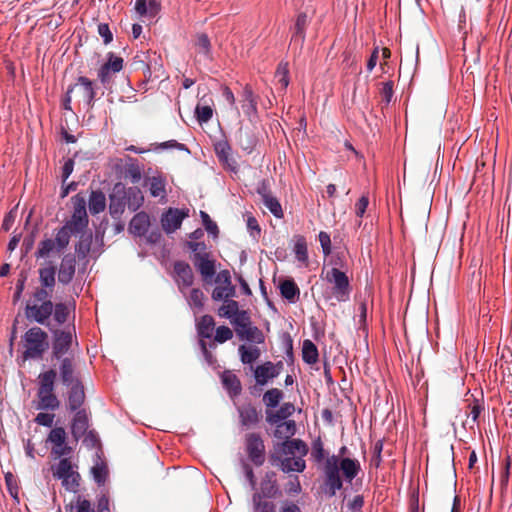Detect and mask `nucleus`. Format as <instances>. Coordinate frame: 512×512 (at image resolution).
<instances>
[{
    "instance_id": "nucleus-1",
    "label": "nucleus",
    "mask_w": 512,
    "mask_h": 512,
    "mask_svg": "<svg viewBox=\"0 0 512 512\" xmlns=\"http://www.w3.org/2000/svg\"><path fill=\"white\" fill-rule=\"evenodd\" d=\"M296 433L294 420H287L277 424L274 437L284 440L276 443L270 453L269 461L272 466L284 473L303 472L306 462L303 459L308 454L307 444L298 438H291Z\"/></svg>"
},
{
    "instance_id": "nucleus-2",
    "label": "nucleus",
    "mask_w": 512,
    "mask_h": 512,
    "mask_svg": "<svg viewBox=\"0 0 512 512\" xmlns=\"http://www.w3.org/2000/svg\"><path fill=\"white\" fill-rule=\"evenodd\" d=\"M360 469V463L356 459L343 457L339 460L336 455L327 457L324 464V474L325 484L330 494L334 495L337 490L342 488L340 471H342L345 480L351 482L358 475Z\"/></svg>"
},
{
    "instance_id": "nucleus-3",
    "label": "nucleus",
    "mask_w": 512,
    "mask_h": 512,
    "mask_svg": "<svg viewBox=\"0 0 512 512\" xmlns=\"http://www.w3.org/2000/svg\"><path fill=\"white\" fill-rule=\"evenodd\" d=\"M144 202L142 191L137 186L126 187L116 183L109 194V213L113 219H119L128 207L132 212L137 211Z\"/></svg>"
},
{
    "instance_id": "nucleus-4",
    "label": "nucleus",
    "mask_w": 512,
    "mask_h": 512,
    "mask_svg": "<svg viewBox=\"0 0 512 512\" xmlns=\"http://www.w3.org/2000/svg\"><path fill=\"white\" fill-rule=\"evenodd\" d=\"M23 360L42 359L49 348L48 334L38 326L31 327L22 336Z\"/></svg>"
},
{
    "instance_id": "nucleus-5",
    "label": "nucleus",
    "mask_w": 512,
    "mask_h": 512,
    "mask_svg": "<svg viewBox=\"0 0 512 512\" xmlns=\"http://www.w3.org/2000/svg\"><path fill=\"white\" fill-rule=\"evenodd\" d=\"M231 324L235 327L236 334L242 340L262 344L265 341L263 332L252 325L248 311L242 310L238 317H234Z\"/></svg>"
},
{
    "instance_id": "nucleus-6",
    "label": "nucleus",
    "mask_w": 512,
    "mask_h": 512,
    "mask_svg": "<svg viewBox=\"0 0 512 512\" xmlns=\"http://www.w3.org/2000/svg\"><path fill=\"white\" fill-rule=\"evenodd\" d=\"M325 279L332 284L331 296L326 299L335 298L337 302H346L350 298L351 286L347 275L338 268H332L325 274Z\"/></svg>"
},
{
    "instance_id": "nucleus-7",
    "label": "nucleus",
    "mask_w": 512,
    "mask_h": 512,
    "mask_svg": "<svg viewBox=\"0 0 512 512\" xmlns=\"http://www.w3.org/2000/svg\"><path fill=\"white\" fill-rule=\"evenodd\" d=\"M54 311L53 303H34L27 302L25 306V317L30 322H35L41 325H48V321Z\"/></svg>"
},
{
    "instance_id": "nucleus-8",
    "label": "nucleus",
    "mask_w": 512,
    "mask_h": 512,
    "mask_svg": "<svg viewBox=\"0 0 512 512\" xmlns=\"http://www.w3.org/2000/svg\"><path fill=\"white\" fill-rule=\"evenodd\" d=\"M245 448L248 458L256 465L261 466L265 462V445L258 433L252 432L245 436Z\"/></svg>"
},
{
    "instance_id": "nucleus-9",
    "label": "nucleus",
    "mask_w": 512,
    "mask_h": 512,
    "mask_svg": "<svg viewBox=\"0 0 512 512\" xmlns=\"http://www.w3.org/2000/svg\"><path fill=\"white\" fill-rule=\"evenodd\" d=\"M174 281L181 293L191 287L194 283V273L191 266L182 260L175 261L173 264Z\"/></svg>"
},
{
    "instance_id": "nucleus-10",
    "label": "nucleus",
    "mask_w": 512,
    "mask_h": 512,
    "mask_svg": "<svg viewBox=\"0 0 512 512\" xmlns=\"http://www.w3.org/2000/svg\"><path fill=\"white\" fill-rule=\"evenodd\" d=\"M123 58L116 56L113 52L107 54V61L100 67L98 78L103 85L110 83L112 74L118 73L123 69Z\"/></svg>"
},
{
    "instance_id": "nucleus-11",
    "label": "nucleus",
    "mask_w": 512,
    "mask_h": 512,
    "mask_svg": "<svg viewBox=\"0 0 512 512\" xmlns=\"http://www.w3.org/2000/svg\"><path fill=\"white\" fill-rule=\"evenodd\" d=\"M196 270L200 273L203 282L210 283L216 274V259L213 253L200 256L192 261Z\"/></svg>"
},
{
    "instance_id": "nucleus-12",
    "label": "nucleus",
    "mask_w": 512,
    "mask_h": 512,
    "mask_svg": "<svg viewBox=\"0 0 512 512\" xmlns=\"http://www.w3.org/2000/svg\"><path fill=\"white\" fill-rule=\"evenodd\" d=\"M239 420L243 427L252 428L257 426L262 419V412L252 403H246L237 408Z\"/></svg>"
},
{
    "instance_id": "nucleus-13",
    "label": "nucleus",
    "mask_w": 512,
    "mask_h": 512,
    "mask_svg": "<svg viewBox=\"0 0 512 512\" xmlns=\"http://www.w3.org/2000/svg\"><path fill=\"white\" fill-rule=\"evenodd\" d=\"M240 103L244 114L250 120L256 118L258 112V96L254 93L252 87L248 84H246L242 89Z\"/></svg>"
},
{
    "instance_id": "nucleus-14",
    "label": "nucleus",
    "mask_w": 512,
    "mask_h": 512,
    "mask_svg": "<svg viewBox=\"0 0 512 512\" xmlns=\"http://www.w3.org/2000/svg\"><path fill=\"white\" fill-rule=\"evenodd\" d=\"M69 88H73L77 90L79 97L89 106L92 107L95 97L96 91L94 88V83L89 78L85 76H80L77 79V82L70 86Z\"/></svg>"
},
{
    "instance_id": "nucleus-15",
    "label": "nucleus",
    "mask_w": 512,
    "mask_h": 512,
    "mask_svg": "<svg viewBox=\"0 0 512 512\" xmlns=\"http://www.w3.org/2000/svg\"><path fill=\"white\" fill-rule=\"evenodd\" d=\"M187 216L182 210L177 208H169L161 218L163 230L167 233H173L180 228L183 219Z\"/></svg>"
},
{
    "instance_id": "nucleus-16",
    "label": "nucleus",
    "mask_w": 512,
    "mask_h": 512,
    "mask_svg": "<svg viewBox=\"0 0 512 512\" xmlns=\"http://www.w3.org/2000/svg\"><path fill=\"white\" fill-rule=\"evenodd\" d=\"M436 501L437 509L439 510L444 512H460L461 500L451 488L442 491Z\"/></svg>"
},
{
    "instance_id": "nucleus-17",
    "label": "nucleus",
    "mask_w": 512,
    "mask_h": 512,
    "mask_svg": "<svg viewBox=\"0 0 512 512\" xmlns=\"http://www.w3.org/2000/svg\"><path fill=\"white\" fill-rule=\"evenodd\" d=\"M69 386L67 407L71 412L81 410L86 398L84 386L81 380H75V383Z\"/></svg>"
},
{
    "instance_id": "nucleus-18",
    "label": "nucleus",
    "mask_w": 512,
    "mask_h": 512,
    "mask_svg": "<svg viewBox=\"0 0 512 512\" xmlns=\"http://www.w3.org/2000/svg\"><path fill=\"white\" fill-rule=\"evenodd\" d=\"M72 334L70 331L56 330L54 332V342L52 354L55 358L60 359L66 354L71 346Z\"/></svg>"
},
{
    "instance_id": "nucleus-19",
    "label": "nucleus",
    "mask_w": 512,
    "mask_h": 512,
    "mask_svg": "<svg viewBox=\"0 0 512 512\" xmlns=\"http://www.w3.org/2000/svg\"><path fill=\"white\" fill-rule=\"evenodd\" d=\"M89 427L88 414L85 409L75 411L71 422V434L75 441L84 436Z\"/></svg>"
},
{
    "instance_id": "nucleus-20",
    "label": "nucleus",
    "mask_w": 512,
    "mask_h": 512,
    "mask_svg": "<svg viewBox=\"0 0 512 512\" xmlns=\"http://www.w3.org/2000/svg\"><path fill=\"white\" fill-rule=\"evenodd\" d=\"M76 268V259L73 254H66L60 264L58 272V281L64 285L69 284L74 275Z\"/></svg>"
},
{
    "instance_id": "nucleus-21",
    "label": "nucleus",
    "mask_w": 512,
    "mask_h": 512,
    "mask_svg": "<svg viewBox=\"0 0 512 512\" xmlns=\"http://www.w3.org/2000/svg\"><path fill=\"white\" fill-rule=\"evenodd\" d=\"M237 142L243 151L250 154L256 148L258 138L253 129L241 127L237 133Z\"/></svg>"
},
{
    "instance_id": "nucleus-22",
    "label": "nucleus",
    "mask_w": 512,
    "mask_h": 512,
    "mask_svg": "<svg viewBox=\"0 0 512 512\" xmlns=\"http://www.w3.org/2000/svg\"><path fill=\"white\" fill-rule=\"evenodd\" d=\"M38 403L36 408L38 410H56L60 406V401L55 395L54 391L38 389L37 390Z\"/></svg>"
},
{
    "instance_id": "nucleus-23",
    "label": "nucleus",
    "mask_w": 512,
    "mask_h": 512,
    "mask_svg": "<svg viewBox=\"0 0 512 512\" xmlns=\"http://www.w3.org/2000/svg\"><path fill=\"white\" fill-rule=\"evenodd\" d=\"M254 377L258 385H266L270 379L277 377V371L274 363L267 361L262 365L257 366L254 370Z\"/></svg>"
},
{
    "instance_id": "nucleus-24",
    "label": "nucleus",
    "mask_w": 512,
    "mask_h": 512,
    "mask_svg": "<svg viewBox=\"0 0 512 512\" xmlns=\"http://www.w3.org/2000/svg\"><path fill=\"white\" fill-rule=\"evenodd\" d=\"M222 384L231 397L241 394L242 386L239 378L230 370H225L221 375Z\"/></svg>"
},
{
    "instance_id": "nucleus-25",
    "label": "nucleus",
    "mask_w": 512,
    "mask_h": 512,
    "mask_svg": "<svg viewBox=\"0 0 512 512\" xmlns=\"http://www.w3.org/2000/svg\"><path fill=\"white\" fill-rule=\"evenodd\" d=\"M150 219L147 213L139 212L131 219L129 230L136 236H143L149 228Z\"/></svg>"
},
{
    "instance_id": "nucleus-26",
    "label": "nucleus",
    "mask_w": 512,
    "mask_h": 512,
    "mask_svg": "<svg viewBox=\"0 0 512 512\" xmlns=\"http://www.w3.org/2000/svg\"><path fill=\"white\" fill-rule=\"evenodd\" d=\"M135 10L140 16L155 17L161 10L160 0H136Z\"/></svg>"
},
{
    "instance_id": "nucleus-27",
    "label": "nucleus",
    "mask_w": 512,
    "mask_h": 512,
    "mask_svg": "<svg viewBox=\"0 0 512 512\" xmlns=\"http://www.w3.org/2000/svg\"><path fill=\"white\" fill-rule=\"evenodd\" d=\"M60 376L62 383L66 386L73 385L75 380H80L78 377H74V364L71 358L66 357L62 359L60 365Z\"/></svg>"
},
{
    "instance_id": "nucleus-28",
    "label": "nucleus",
    "mask_w": 512,
    "mask_h": 512,
    "mask_svg": "<svg viewBox=\"0 0 512 512\" xmlns=\"http://www.w3.org/2000/svg\"><path fill=\"white\" fill-rule=\"evenodd\" d=\"M279 288L281 296L291 303H294L299 297L300 290L293 279L283 280L280 283Z\"/></svg>"
},
{
    "instance_id": "nucleus-29",
    "label": "nucleus",
    "mask_w": 512,
    "mask_h": 512,
    "mask_svg": "<svg viewBox=\"0 0 512 512\" xmlns=\"http://www.w3.org/2000/svg\"><path fill=\"white\" fill-rule=\"evenodd\" d=\"M89 210L93 215L103 212L106 208V197L105 194L100 191H92L89 196Z\"/></svg>"
},
{
    "instance_id": "nucleus-30",
    "label": "nucleus",
    "mask_w": 512,
    "mask_h": 512,
    "mask_svg": "<svg viewBox=\"0 0 512 512\" xmlns=\"http://www.w3.org/2000/svg\"><path fill=\"white\" fill-rule=\"evenodd\" d=\"M197 332L202 338H211L214 328L215 321L211 315H203L197 322Z\"/></svg>"
},
{
    "instance_id": "nucleus-31",
    "label": "nucleus",
    "mask_w": 512,
    "mask_h": 512,
    "mask_svg": "<svg viewBox=\"0 0 512 512\" xmlns=\"http://www.w3.org/2000/svg\"><path fill=\"white\" fill-rule=\"evenodd\" d=\"M240 360L243 364L252 365L261 355V351L256 346L240 345L238 348Z\"/></svg>"
},
{
    "instance_id": "nucleus-32",
    "label": "nucleus",
    "mask_w": 512,
    "mask_h": 512,
    "mask_svg": "<svg viewBox=\"0 0 512 512\" xmlns=\"http://www.w3.org/2000/svg\"><path fill=\"white\" fill-rule=\"evenodd\" d=\"M56 268L50 263L46 267H42L39 269V281L40 286H44L47 288L54 289L56 279Z\"/></svg>"
},
{
    "instance_id": "nucleus-33",
    "label": "nucleus",
    "mask_w": 512,
    "mask_h": 512,
    "mask_svg": "<svg viewBox=\"0 0 512 512\" xmlns=\"http://www.w3.org/2000/svg\"><path fill=\"white\" fill-rule=\"evenodd\" d=\"M236 295V287L230 285H217L212 291V299L214 301L230 300Z\"/></svg>"
},
{
    "instance_id": "nucleus-34",
    "label": "nucleus",
    "mask_w": 512,
    "mask_h": 512,
    "mask_svg": "<svg viewBox=\"0 0 512 512\" xmlns=\"http://www.w3.org/2000/svg\"><path fill=\"white\" fill-rule=\"evenodd\" d=\"M56 376L57 373L54 369L40 373L38 376V389L54 391Z\"/></svg>"
},
{
    "instance_id": "nucleus-35",
    "label": "nucleus",
    "mask_w": 512,
    "mask_h": 512,
    "mask_svg": "<svg viewBox=\"0 0 512 512\" xmlns=\"http://www.w3.org/2000/svg\"><path fill=\"white\" fill-rule=\"evenodd\" d=\"M74 471L70 458L64 457L59 461L56 468L53 469V476L57 479L66 480L69 474Z\"/></svg>"
},
{
    "instance_id": "nucleus-36",
    "label": "nucleus",
    "mask_w": 512,
    "mask_h": 512,
    "mask_svg": "<svg viewBox=\"0 0 512 512\" xmlns=\"http://www.w3.org/2000/svg\"><path fill=\"white\" fill-rule=\"evenodd\" d=\"M308 25V18L306 13L298 14L294 25V34L292 40L299 41L301 44L305 40V30Z\"/></svg>"
},
{
    "instance_id": "nucleus-37",
    "label": "nucleus",
    "mask_w": 512,
    "mask_h": 512,
    "mask_svg": "<svg viewBox=\"0 0 512 512\" xmlns=\"http://www.w3.org/2000/svg\"><path fill=\"white\" fill-rule=\"evenodd\" d=\"M242 310H239V304L237 301L230 299L224 300V304L219 308L218 314L221 317L228 318L232 321L234 317H238L239 313Z\"/></svg>"
},
{
    "instance_id": "nucleus-38",
    "label": "nucleus",
    "mask_w": 512,
    "mask_h": 512,
    "mask_svg": "<svg viewBox=\"0 0 512 512\" xmlns=\"http://www.w3.org/2000/svg\"><path fill=\"white\" fill-rule=\"evenodd\" d=\"M319 353L316 345L311 340H305L302 346V358L307 364H315L318 361Z\"/></svg>"
},
{
    "instance_id": "nucleus-39",
    "label": "nucleus",
    "mask_w": 512,
    "mask_h": 512,
    "mask_svg": "<svg viewBox=\"0 0 512 512\" xmlns=\"http://www.w3.org/2000/svg\"><path fill=\"white\" fill-rule=\"evenodd\" d=\"M79 241L75 245V251L80 258H85L90 252L92 244V234L88 232L79 233Z\"/></svg>"
},
{
    "instance_id": "nucleus-40",
    "label": "nucleus",
    "mask_w": 512,
    "mask_h": 512,
    "mask_svg": "<svg viewBox=\"0 0 512 512\" xmlns=\"http://www.w3.org/2000/svg\"><path fill=\"white\" fill-rule=\"evenodd\" d=\"M73 201V214L72 216L77 219H83L84 221L88 220V215L86 212V199L81 194H76L72 197Z\"/></svg>"
},
{
    "instance_id": "nucleus-41",
    "label": "nucleus",
    "mask_w": 512,
    "mask_h": 512,
    "mask_svg": "<svg viewBox=\"0 0 512 512\" xmlns=\"http://www.w3.org/2000/svg\"><path fill=\"white\" fill-rule=\"evenodd\" d=\"M166 183L161 176H154L149 179V191L153 197L164 198L166 195Z\"/></svg>"
},
{
    "instance_id": "nucleus-42",
    "label": "nucleus",
    "mask_w": 512,
    "mask_h": 512,
    "mask_svg": "<svg viewBox=\"0 0 512 512\" xmlns=\"http://www.w3.org/2000/svg\"><path fill=\"white\" fill-rule=\"evenodd\" d=\"M283 398V392L278 388H271L263 395V402L267 408H275Z\"/></svg>"
},
{
    "instance_id": "nucleus-43",
    "label": "nucleus",
    "mask_w": 512,
    "mask_h": 512,
    "mask_svg": "<svg viewBox=\"0 0 512 512\" xmlns=\"http://www.w3.org/2000/svg\"><path fill=\"white\" fill-rule=\"evenodd\" d=\"M260 490L261 492L259 494H261L263 498H274L279 493L276 480L271 478L264 479L261 482Z\"/></svg>"
},
{
    "instance_id": "nucleus-44",
    "label": "nucleus",
    "mask_w": 512,
    "mask_h": 512,
    "mask_svg": "<svg viewBox=\"0 0 512 512\" xmlns=\"http://www.w3.org/2000/svg\"><path fill=\"white\" fill-rule=\"evenodd\" d=\"M54 289L47 288L44 286L36 287L33 294H32V300L30 302L34 303H53L51 300L52 293Z\"/></svg>"
},
{
    "instance_id": "nucleus-45",
    "label": "nucleus",
    "mask_w": 512,
    "mask_h": 512,
    "mask_svg": "<svg viewBox=\"0 0 512 512\" xmlns=\"http://www.w3.org/2000/svg\"><path fill=\"white\" fill-rule=\"evenodd\" d=\"M186 247L191 251V261L195 260L200 256H205L211 251L208 250L207 245L204 242L198 241H187Z\"/></svg>"
},
{
    "instance_id": "nucleus-46",
    "label": "nucleus",
    "mask_w": 512,
    "mask_h": 512,
    "mask_svg": "<svg viewBox=\"0 0 512 512\" xmlns=\"http://www.w3.org/2000/svg\"><path fill=\"white\" fill-rule=\"evenodd\" d=\"M72 234L73 233L71 231H69L64 226H62L57 231L54 242L56 244V250L58 252L62 251L63 249H65L69 245L70 238H71Z\"/></svg>"
},
{
    "instance_id": "nucleus-47",
    "label": "nucleus",
    "mask_w": 512,
    "mask_h": 512,
    "mask_svg": "<svg viewBox=\"0 0 512 512\" xmlns=\"http://www.w3.org/2000/svg\"><path fill=\"white\" fill-rule=\"evenodd\" d=\"M275 79L281 86L282 90H285L289 85V70L288 63L280 62L275 72Z\"/></svg>"
},
{
    "instance_id": "nucleus-48",
    "label": "nucleus",
    "mask_w": 512,
    "mask_h": 512,
    "mask_svg": "<svg viewBox=\"0 0 512 512\" xmlns=\"http://www.w3.org/2000/svg\"><path fill=\"white\" fill-rule=\"evenodd\" d=\"M269 499L263 498L261 494H254L253 503L256 512H274L275 506Z\"/></svg>"
},
{
    "instance_id": "nucleus-49",
    "label": "nucleus",
    "mask_w": 512,
    "mask_h": 512,
    "mask_svg": "<svg viewBox=\"0 0 512 512\" xmlns=\"http://www.w3.org/2000/svg\"><path fill=\"white\" fill-rule=\"evenodd\" d=\"M196 47L198 52L205 58H211V43L207 34L201 33L197 35Z\"/></svg>"
},
{
    "instance_id": "nucleus-50",
    "label": "nucleus",
    "mask_w": 512,
    "mask_h": 512,
    "mask_svg": "<svg viewBox=\"0 0 512 512\" xmlns=\"http://www.w3.org/2000/svg\"><path fill=\"white\" fill-rule=\"evenodd\" d=\"M262 203L276 218L283 217L281 204L276 197L273 195L266 196V198L262 200Z\"/></svg>"
},
{
    "instance_id": "nucleus-51",
    "label": "nucleus",
    "mask_w": 512,
    "mask_h": 512,
    "mask_svg": "<svg viewBox=\"0 0 512 512\" xmlns=\"http://www.w3.org/2000/svg\"><path fill=\"white\" fill-rule=\"evenodd\" d=\"M67 434L63 427H55L51 429L48 434L47 442L53 444V446H61L66 442Z\"/></svg>"
},
{
    "instance_id": "nucleus-52",
    "label": "nucleus",
    "mask_w": 512,
    "mask_h": 512,
    "mask_svg": "<svg viewBox=\"0 0 512 512\" xmlns=\"http://www.w3.org/2000/svg\"><path fill=\"white\" fill-rule=\"evenodd\" d=\"M195 115H196L197 121L200 124L207 123L213 116V109L208 104L198 103L195 108Z\"/></svg>"
},
{
    "instance_id": "nucleus-53",
    "label": "nucleus",
    "mask_w": 512,
    "mask_h": 512,
    "mask_svg": "<svg viewBox=\"0 0 512 512\" xmlns=\"http://www.w3.org/2000/svg\"><path fill=\"white\" fill-rule=\"evenodd\" d=\"M56 248V244L53 239L46 238L38 244V249L35 253L37 258L48 257L49 254Z\"/></svg>"
},
{
    "instance_id": "nucleus-54",
    "label": "nucleus",
    "mask_w": 512,
    "mask_h": 512,
    "mask_svg": "<svg viewBox=\"0 0 512 512\" xmlns=\"http://www.w3.org/2000/svg\"><path fill=\"white\" fill-rule=\"evenodd\" d=\"M89 221H84L83 219H77L71 216V219L68 220L64 227H66L73 234H79L82 232H86V228L88 226Z\"/></svg>"
},
{
    "instance_id": "nucleus-55",
    "label": "nucleus",
    "mask_w": 512,
    "mask_h": 512,
    "mask_svg": "<svg viewBox=\"0 0 512 512\" xmlns=\"http://www.w3.org/2000/svg\"><path fill=\"white\" fill-rule=\"evenodd\" d=\"M296 259L300 262L308 261L307 244L304 237H299L294 246Z\"/></svg>"
},
{
    "instance_id": "nucleus-56",
    "label": "nucleus",
    "mask_w": 512,
    "mask_h": 512,
    "mask_svg": "<svg viewBox=\"0 0 512 512\" xmlns=\"http://www.w3.org/2000/svg\"><path fill=\"white\" fill-rule=\"evenodd\" d=\"M204 299L205 295L203 291L199 288H193L190 291L189 297H188V303L190 306L202 309L204 306Z\"/></svg>"
},
{
    "instance_id": "nucleus-57",
    "label": "nucleus",
    "mask_w": 512,
    "mask_h": 512,
    "mask_svg": "<svg viewBox=\"0 0 512 512\" xmlns=\"http://www.w3.org/2000/svg\"><path fill=\"white\" fill-rule=\"evenodd\" d=\"M311 457L317 463L322 462L325 458V450L320 437L312 442Z\"/></svg>"
},
{
    "instance_id": "nucleus-58",
    "label": "nucleus",
    "mask_w": 512,
    "mask_h": 512,
    "mask_svg": "<svg viewBox=\"0 0 512 512\" xmlns=\"http://www.w3.org/2000/svg\"><path fill=\"white\" fill-rule=\"evenodd\" d=\"M52 315L58 324H63L68 319L69 309L64 303H56L54 304V311Z\"/></svg>"
},
{
    "instance_id": "nucleus-59",
    "label": "nucleus",
    "mask_w": 512,
    "mask_h": 512,
    "mask_svg": "<svg viewBox=\"0 0 512 512\" xmlns=\"http://www.w3.org/2000/svg\"><path fill=\"white\" fill-rule=\"evenodd\" d=\"M107 473H108L107 467L103 463H97L95 466L92 467V474H93L94 480L99 485H102L105 483Z\"/></svg>"
},
{
    "instance_id": "nucleus-60",
    "label": "nucleus",
    "mask_w": 512,
    "mask_h": 512,
    "mask_svg": "<svg viewBox=\"0 0 512 512\" xmlns=\"http://www.w3.org/2000/svg\"><path fill=\"white\" fill-rule=\"evenodd\" d=\"M200 216L206 231L209 234H212L213 236L216 237L219 233L217 224L210 218V216L205 211H200Z\"/></svg>"
},
{
    "instance_id": "nucleus-61",
    "label": "nucleus",
    "mask_w": 512,
    "mask_h": 512,
    "mask_svg": "<svg viewBox=\"0 0 512 512\" xmlns=\"http://www.w3.org/2000/svg\"><path fill=\"white\" fill-rule=\"evenodd\" d=\"M233 338V331L225 325L219 326L216 329L214 340L218 343H224Z\"/></svg>"
},
{
    "instance_id": "nucleus-62",
    "label": "nucleus",
    "mask_w": 512,
    "mask_h": 512,
    "mask_svg": "<svg viewBox=\"0 0 512 512\" xmlns=\"http://www.w3.org/2000/svg\"><path fill=\"white\" fill-rule=\"evenodd\" d=\"M26 280H27V275L24 272H21L19 274V277L16 282L15 293H14L13 299H12L13 304H16L21 299L22 293L25 288Z\"/></svg>"
},
{
    "instance_id": "nucleus-63",
    "label": "nucleus",
    "mask_w": 512,
    "mask_h": 512,
    "mask_svg": "<svg viewBox=\"0 0 512 512\" xmlns=\"http://www.w3.org/2000/svg\"><path fill=\"white\" fill-rule=\"evenodd\" d=\"M231 146L227 141H219L215 144V153L219 161L231 154Z\"/></svg>"
},
{
    "instance_id": "nucleus-64",
    "label": "nucleus",
    "mask_w": 512,
    "mask_h": 512,
    "mask_svg": "<svg viewBox=\"0 0 512 512\" xmlns=\"http://www.w3.org/2000/svg\"><path fill=\"white\" fill-rule=\"evenodd\" d=\"M83 437V444L88 448H95L100 443L98 435L94 430H87Z\"/></svg>"
}]
</instances>
